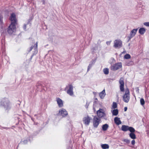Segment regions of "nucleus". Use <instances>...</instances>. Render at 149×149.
<instances>
[{
  "mask_svg": "<svg viewBox=\"0 0 149 149\" xmlns=\"http://www.w3.org/2000/svg\"><path fill=\"white\" fill-rule=\"evenodd\" d=\"M97 116L100 118H101L105 116V114L103 112V110L102 109H100L97 111Z\"/></svg>",
  "mask_w": 149,
  "mask_h": 149,
  "instance_id": "nucleus-9",
  "label": "nucleus"
},
{
  "mask_svg": "<svg viewBox=\"0 0 149 149\" xmlns=\"http://www.w3.org/2000/svg\"><path fill=\"white\" fill-rule=\"evenodd\" d=\"M141 104L142 105H143L145 104V101L143 98H141L140 100Z\"/></svg>",
  "mask_w": 149,
  "mask_h": 149,
  "instance_id": "nucleus-28",
  "label": "nucleus"
},
{
  "mask_svg": "<svg viewBox=\"0 0 149 149\" xmlns=\"http://www.w3.org/2000/svg\"><path fill=\"white\" fill-rule=\"evenodd\" d=\"M114 121L115 123L118 125H119L121 123V122L120 120V118L117 117H116L115 118Z\"/></svg>",
  "mask_w": 149,
  "mask_h": 149,
  "instance_id": "nucleus-15",
  "label": "nucleus"
},
{
  "mask_svg": "<svg viewBox=\"0 0 149 149\" xmlns=\"http://www.w3.org/2000/svg\"><path fill=\"white\" fill-rule=\"evenodd\" d=\"M119 83L120 84V90L122 92H123L124 91V79L123 78L121 77L120 78L119 81Z\"/></svg>",
  "mask_w": 149,
  "mask_h": 149,
  "instance_id": "nucleus-8",
  "label": "nucleus"
},
{
  "mask_svg": "<svg viewBox=\"0 0 149 149\" xmlns=\"http://www.w3.org/2000/svg\"><path fill=\"white\" fill-rule=\"evenodd\" d=\"M33 48V47L32 46H31V47H30V51H31L32 50V49Z\"/></svg>",
  "mask_w": 149,
  "mask_h": 149,
  "instance_id": "nucleus-37",
  "label": "nucleus"
},
{
  "mask_svg": "<svg viewBox=\"0 0 149 149\" xmlns=\"http://www.w3.org/2000/svg\"><path fill=\"white\" fill-rule=\"evenodd\" d=\"M129 126L125 125H123L121 127L122 130L123 131H126L129 130Z\"/></svg>",
  "mask_w": 149,
  "mask_h": 149,
  "instance_id": "nucleus-16",
  "label": "nucleus"
},
{
  "mask_svg": "<svg viewBox=\"0 0 149 149\" xmlns=\"http://www.w3.org/2000/svg\"><path fill=\"white\" fill-rule=\"evenodd\" d=\"M111 41H107V42H106V43L107 44V45H110V43H111Z\"/></svg>",
  "mask_w": 149,
  "mask_h": 149,
  "instance_id": "nucleus-33",
  "label": "nucleus"
},
{
  "mask_svg": "<svg viewBox=\"0 0 149 149\" xmlns=\"http://www.w3.org/2000/svg\"><path fill=\"white\" fill-rule=\"evenodd\" d=\"M10 19L11 22V24L16 25L17 24V20L16 18V15L14 13H12L10 17Z\"/></svg>",
  "mask_w": 149,
  "mask_h": 149,
  "instance_id": "nucleus-6",
  "label": "nucleus"
},
{
  "mask_svg": "<svg viewBox=\"0 0 149 149\" xmlns=\"http://www.w3.org/2000/svg\"><path fill=\"white\" fill-rule=\"evenodd\" d=\"M102 148L103 149H107L109 148V146L107 144H103L101 145Z\"/></svg>",
  "mask_w": 149,
  "mask_h": 149,
  "instance_id": "nucleus-20",
  "label": "nucleus"
},
{
  "mask_svg": "<svg viewBox=\"0 0 149 149\" xmlns=\"http://www.w3.org/2000/svg\"><path fill=\"white\" fill-rule=\"evenodd\" d=\"M16 25L11 24L9 26L8 29V32L9 34H12L16 31Z\"/></svg>",
  "mask_w": 149,
  "mask_h": 149,
  "instance_id": "nucleus-4",
  "label": "nucleus"
},
{
  "mask_svg": "<svg viewBox=\"0 0 149 149\" xmlns=\"http://www.w3.org/2000/svg\"><path fill=\"white\" fill-rule=\"evenodd\" d=\"M109 126L107 124L104 125L102 126V130L103 131L106 130L108 127Z\"/></svg>",
  "mask_w": 149,
  "mask_h": 149,
  "instance_id": "nucleus-22",
  "label": "nucleus"
},
{
  "mask_svg": "<svg viewBox=\"0 0 149 149\" xmlns=\"http://www.w3.org/2000/svg\"><path fill=\"white\" fill-rule=\"evenodd\" d=\"M91 120V118L90 117L87 116L83 118V121L85 125H88Z\"/></svg>",
  "mask_w": 149,
  "mask_h": 149,
  "instance_id": "nucleus-10",
  "label": "nucleus"
},
{
  "mask_svg": "<svg viewBox=\"0 0 149 149\" xmlns=\"http://www.w3.org/2000/svg\"><path fill=\"white\" fill-rule=\"evenodd\" d=\"M143 24L146 26H149V22H145Z\"/></svg>",
  "mask_w": 149,
  "mask_h": 149,
  "instance_id": "nucleus-31",
  "label": "nucleus"
},
{
  "mask_svg": "<svg viewBox=\"0 0 149 149\" xmlns=\"http://www.w3.org/2000/svg\"><path fill=\"white\" fill-rule=\"evenodd\" d=\"M94 63V61H92L90 63L88 67V71L91 68Z\"/></svg>",
  "mask_w": 149,
  "mask_h": 149,
  "instance_id": "nucleus-24",
  "label": "nucleus"
},
{
  "mask_svg": "<svg viewBox=\"0 0 149 149\" xmlns=\"http://www.w3.org/2000/svg\"><path fill=\"white\" fill-rule=\"evenodd\" d=\"M103 72L104 73L106 74H108L109 73V70L107 68L104 69L103 70Z\"/></svg>",
  "mask_w": 149,
  "mask_h": 149,
  "instance_id": "nucleus-25",
  "label": "nucleus"
},
{
  "mask_svg": "<svg viewBox=\"0 0 149 149\" xmlns=\"http://www.w3.org/2000/svg\"><path fill=\"white\" fill-rule=\"evenodd\" d=\"M127 107H125L124 108V111H126L127 110Z\"/></svg>",
  "mask_w": 149,
  "mask_h": 149,
  "instance_id": "nucleus-36",
  "label": "nucleus"
},
{
  "mask_svg": "<svg viewBox=\"0 0 149 149\" xmlns=\"http://www.w3.org/2000/svg\"><path fill=\"white\" fill-rule=\"evenodd\" d=\"M56 101L58 106L60 107H62L63 106V102L62 100L59 98H56Z\"/></svg>",
  "mask_w": 149,
  "mask_h": 149,
  "instance_id": "nucleus-14",
  "label": "nucleus"
},
{
  "mask_svg": "<svg viewBox=\"0 0 149 149\" xmlns=\"http://www.w3.org/2000/svg\"><path fill=\"white\" fill-rule=\"evenodd\" d=\"M123 100L124 102L127 103L130 99V91L129 89L127 88L125 90V94L123 96Z\"/></svg>",
  "mask_w": 149,
  "mask_h": 149,
  "instance_id": "nucleus-2",
  "label": "nucleus"
},
{
  "mask_svg": "<svg viewBox=\"0 0 149 149\" xmlns=\"http://www.w3.org/2000/svg\"><path fill=\"white\" fill-rule=\"evenodd\" d=\"M0 106H3L6 109L9 108L10 105L8 100L7 98L2 99L0 102Z\"/></svg>",
  "mask_w": 149,
  "mask_h": 149,
  "instance_id": "nucleus-1",
  "label": "nucleus"
},
{
  "mask_svg": "<svg viewBox=\"0 0 149 149\" xmlns=\"http://www.w3.org/2000/svg\"><path fill=\"white\" fill-rule=\"evenodd\" d=\"M2 19H3L2 16L1 15H0V22L1 24H2L3 23Z\"/></svg>",
  "mask_w": 149,
  "mask_h": 149,
  "instance_id": "nucleus-30",
  "label": "nucleus"
},
{
  "mask_svg": "<svg viewBox=\"0 0 149 149\" xmlns=\"http://www.w3.org/2000/svg\"><path fill=\"white\" fill-rule=\"evenodd\" d=\"M131 56L129 54H127L125 55L124 56V58L126 59H128L130 58Z\"/></svg>",
  "mask_w": 149,
  "mask_h": 149,
  "instance_id": "nucleus-27",
  "label": "nucleus"
},
{
  "mask_svg": "<svg viewBox=\"0 0 149 149\" xmlns=\"http://www.w3.org/2000/svg\"><path fill=\"white\" fill-rule=\"evenodd\" d=\"M59 113L63 117H65L68 115L67 112L64 109H62L59 110Z\"/></svg>",
  "mask_w": 149,
  "mask_h": 149,
  "instance_id": "nucleus-11",
  "label": "nucleus"
},
{
  "mask_svg": "<svg viewBox=\"0 0 149 149\" xmlns=\"http://www.w3.org/2000/svg\"><path fill=\"white\" fill-rule=\"evenodd\" d=\"M123 141L124 142H125L127 143H129L130 142V141L128 139H124L123 140Z\"/></svg>",
  "mask_w": 149,
  "mask_h": 149,
  "instance_id": "nucleus-29",
  "label": "nucleus"
},
{
  "mask_svg": "<svg viewBox=\"0 0 149 149\" xmlns=\"http://www.w3.org/2000/svg\"><path fill=\"white\" fill-rule=\"evenodd\" d=\"M38 42H37L36 43V44H35V45H36V46L35 47V48H36V49L37 48V47H38Z\"/></svg>",
  "mask_w": 149,
  "mask_h": 149,
  "instance_id": "nucleus-34",
  "label": "nucleus"
},
{
  "mask_svg": "<svg viewBox=\"0 0 149 149\" xmlns=\"http://www.w3.org/2000/svg\"><path fill=\"white\" fill-rule=\"evenodd\" d=\"M93 126L95 127H97L99 125L100 119L96 116H95L93 119Z\"/></svg>",
  "mask_w": 149,
  "mask_h": 149,
  "instance_id": "nucleus-3",
  "label": "nucleus"
},
{
  "mask_svg": "<svg viewBox=\"0 0 149 149\" xmlns=\"http://www.w3.org/2000/svg\"><path fill=\"white\" fill-rule=\"evenodd\" d=\"M122 67V63L120 62L116 63L112 66L111 68V70H116L119 69Z\"/></svg>",
  "mask_w": 149,
  "mask_h": 149,
  "instance_id": "nucleus-7",
  "label": "nucleus"
},
{
  "mask_svg": "<svg viewBox=\"0 0 149 149\" xmlns=\"http://www.w3.org/2000/svg\"><path fill=\"white\" fill-rule=\"evenodd\" d=\"M106 95L105 90H104L102 92H100L99 94V95L100 98L102 99L104 98Z\"/></svg>",
  "mask_w": 149,
  "mask_h": 149,
  "instance_id": "nucleus-17",
  "label": "nucleus"
},
{
  "mask_svg": "<svg viewBox=\"0 0 149 149\" xmlns=\"http://www.w3.org/2000/svg\"><path fill=\"white\" fill-rule=\"evenodd\" d=\"M114 47L116 48H120L122 46V42L119 40H116L114 41Z\"/></svg>",
  "mask_w": 149,
  "mask_h": 149,
  "instance_id": "nucleus-5",
  "label": "nucleus"
},
{
  "mask_svg": "<svg viewBox=\"0 0 149 149\" xmlns=\"http://www.w3.org/2000/svg\"><path fill=\"white\" fill-rule=\"evenodd\" d=\"M23 28L24 29L26 30V24H24V26Z\"/></svg>",
  "mask_w": 149,
  "mask_h": 149,
  "instance_id": "nucleus-35",
  "label": "nucleus"
},
{
  "mask_svg": "<svg viewBox=\"0 0 149 149\" xmlns=\"http://www.w3.org/2000/svg\"><path fill=\"white\" fill-rule=\"evenodd\" d=\"M146 29L144 28H141L139 30V33L141 34H143L145 32Z\"/></svg>",
  "mask_w": 149,
  "mask_h": 149,
  "instance_id": "nucleus-19",
  "label": "nucleus"
},
{
  "mask_svg": "<svg viewBox=\"0 0 149 149\" xmlns=\"http://www.w3.org/2000/svg\"><path fill=\"white\" fill-rule=\"evenodd\" d=\"M130 137L132 139H136V136L134 133H130L129 134Z\"/></svg>",
  "mask_w": 149,
  "mask_h": 149,
  "instance_id": "nucleus-21",
  "label": "nucleus"
},
{
  "mask_svg": "<svg viewBox=\"0 0 149 149\" xmlns=\"http://www.w3.org/2000/svg\"><path fill=\"white\" fill-rule=\"evenodd\" d=\"M73 87L71 85H69V89L67 91V93L71 96H72L73 95Z\"/></svg>",
  "mask_w": 149,
  "mask_h": 149,
  "instance_id": "nucleus-12",
  "label": "nucleus"
},
{
  "mask_svg": "<svg viewBox=\"0 0 149 149\" xmlns=\"http://www.w3.org/2000/svg\"><path fill=\"white\" fill-rule=\"evenodd\" d=\"M131 143L132 145H134L135 143V141L134 140H133L132 141Z\"/></svg>",
  "mask_w": 149,
  "mask_h": 149,
  "instance_id": "nucleus-32",
  "label": "nucleus"
},
{
  "mask_svg": "<svg viewBox=\"0 0 149 149\" xmlns=\"http://www.w3.org/2000/svg\"><path fill=\"white\" fill-rule=\"evenodd\" d=\"M117 107V105L116 102H113L111 109H115Z\"/></svg>",
  "mask_w": 149,
  "mask_h": 149,
  "instance_id": "nucleus-26",
  "label": "nucleus"
},
{
  "mask_svg": "<svg viewBox=\"0 0 149 149\" xmlns=\"http://www.w3.org/2000/svg\"><path fill=\"white\" fill-rule=\"evenodd\" d=\"M137 30L138 29H133L131 31L130 36L129 37V38L130 39L135 35Z\"/></svg>",
  "mask_w": 149,
  "mask_h": 149,
  "instance_id": "nucleus-13",
  "label": "nucleus"
},
{
  "mask_svg": "<svg viewBox=\"0 0 149 149\" xmlns=\"http://www.w3.org/2000/svg\"><path fill=\"white\" fill-rule=\"evenodd\" d=\"M111 112L112 114L114 116H116L118 114V110L117 109H113L111 111Z\"/></svg>",
  "mask_w": 149,
  "mask_h": 149,
  "instance_id": "nucleus-18",
  "label": "nucleus"
},
{
  "mask_svg": "<svg viewBox=\"0 0 149 149\" xmlns=\"http://www.w3.org/2000/svg\"><path fill=\"white\" fill-rule=\"evenodd\" d=\"M131 133H134L135 131V129L132 127H129V130Z\"/></svg>",
  "mask_w": 149,
  "mask_h": 149,
  "instance_id": "nucleus-23",
  "label": "nucleus"
}]
</instances>
